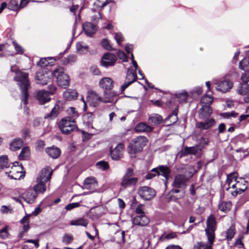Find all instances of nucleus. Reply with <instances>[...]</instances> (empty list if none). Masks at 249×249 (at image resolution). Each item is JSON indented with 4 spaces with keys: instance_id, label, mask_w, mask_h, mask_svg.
Masks as SVG:
<instances>
[{
    "instance_id": "nucleus-1",
    "label": "nucleus",
    "mask_w": 249,
    "mask_h": 249,
    "mask_svg": "<svg viewBox=\"0 0 249 249\" xmlns=\"http://www.w3.org/2000/svg\"><path fill=\"white\" fill-rule=\"evenodd\" d=\"M206 223L207 227L205 231L209 244L198 242L194 246L193 249H213L212 245L215 239V231L216 229V222L214 216L210 215L207 219Z\"/></svg>"
},
{
    "instance_id": "nucleus-2",
    "label": "nucleus",
    "mask_w": 249,
    "mask_h": 249,
    "mask_svg": "<svg viewBox=\"0 0 249 249\" xmlns=\"http://www.w3.org/2000/svg\"><path fill=\"white\" fill-rule=\"evenodd\" d=\"M53 171L49 167H46L40 171L36 178L37 184L34 186L33 190L38 193H44L46 190V183L52 178Z\"/></svg>"
},
{
    "instance_id": "nucleus-3",
    "label": "nucleus",
    "mask_w": 249,
    "mask_h": 249,
    "mask_svg": "<svg viewBox=\"0 0 249 249\" xmlns=\"http://www.w3.org/2000/svg\"><path fill=\"white\" fill-rule=\"evenodd\" d=\"M14 80L17 82L18 86L21 90L22 101L24 105L28 103V90L30 87V83L28 79V74L25 72L17 71Z\"/></svg>"
},
{
    "instance_id": "nucleus-4",
    "label": "nucleus",
    "mask_w": 249,
    "mask_h": 249,
    "mask_svg": "<svg viewBox=\"0 0 249 249\" xmlns=\"http://www.w3.org/2000/svg\"><path fill=\"white\" fill-rule=\"evenodd\" d=\"M147 142V139L144 136H138L132 141L128 146V152L131 155L140 152Z\"/></svg>"
},
{
    "instance_id": "nucleus-5",
    "label": "nucleus",
    "mask_w": 249,
    "mask_h": 249,
    "mask_svg": "<svg viewBox=\"0 0 249 249\" xmlns=\"http://www.w3.org/2000/svg\"><path fill=\"white\" fill-rule=\"evenodd\" d=\"M52 74L56 78L58 85L66 88L69 86L70 79L68 75L64 72V69L61 67L56 68L53 71Z\"/></svg>"
},
{
    "instance_id": "nucleus-6",
    "label": "nucleus",
    "mask_w": 249,
    "mask_h": 249,
    "mask_svg": "<svg viewBox=\"0 0 249 249\" xmlns=\"http://www.w3.org/2000/svg\"><path fill=\"white\" fill-rule=\"evenodd\" d=\"M134 175L133 169L130 168H127L122 179L121 182V186L124 188L135 186L138 181V178L136 177H133Z\"/></svg>"
},
{
    "instance_id": "nucleus-7",
    "label": "nucleus",
    "mask_w": 249,
    "mask_h": 249,
    "mask_svg": "<svg viewBox=\"0 0 249 249\" xmlns=\"http://www.w3.org/2000/svg\"><path fill=\"white\" fill-rule=\"evenodd\" d=\"M59 128L64 134H69L76 128L75 121L70 117L63 118L59 123Z\"/></svg>"
},
{
    "instance_id": "nucleus-8",
    "label": "nucleus",
    "mask_w": 249,
    "mask_h": 249,
    "mask_svg": "<svg viewBox=\"0 0 249 249\" xmlns=\"http://www.w3.org/2000/svg\"><path fill=\"white\" fill-rule=\"evenodd\" d=\"M227 76L228 75L225 76L223 79L215 82V89L217 90L222 93H225L230 91L232 89L233 83L227 78Z\"/></svg>"
},
{
    "instance_id": "nucleus-9",
    "label": "nucleus",
    "mask_w": 249,
    "mask_h": 249,
    "mask_svg": "<svg viewBox=\"0 0 249 249\" xmlns=\"http://www.w3.org/2000/svg\"><path fill=\"white\" fill-rule=\"evenodd\" d=\"M22 171L21 165H14L11 167L10 171L6 172V174L11 179H19L25 175V172Z\"/></svg>"
},
{
    "instance_id": "nucleus-10",
    "label": "nucleus",
    "mask_w": 249,
    "mask_h": 249,
    "mask_svg": "<svg viewBox=\"0 0 249 249\" xmlns=\"http://www.w3.org/2000/svg\"><path fill=\"white\" fill-rule=\"evenodd\" d=\"M138 194L143 199L150 200L155 196L156 192L152 188L144 186L139 188Z\"/></svg>"
},
{
    "instance_id": "nucleus-11",
    "label": "nucleus",
    "mask_w": 249,
    "mask_h": 249,
    "mask_svg": "<svg viewBox=\"0 0 249 249\" xmlns=\"http://www.w3.org/2000/svg\"><path fill=\"white\" fill-rule=\"evenodd\" d=\"M117 60L116 56L113 53H107L101 58V64L103 67L108 68L113 66Z\"/></svg>"
},
{
    "instance_id": "nucleus-12",
    "label": "nucleus",
    "mask_w": 249,
    "mask_h": 249,
    "mask_svg": "<svg viewBox=\"0 0 249 249\" xmlns=\"http://www.w3.org/2000/svg\"><path fill=\"white\" fill-rule=\"evenodd\" d=\"M87 101L91 107H96L101 102L102 98L95 91H89L87 97Z\"/></svg>"
},
{
    "instance_id": "nucleus-13",
    "label": "nucleus",
    "mask_w": 249,
    "mask_h": 249,
    "mask_svg": "<svg viewBox=\"0 0 249 249\" xmlns=\"http://www.w3.org/2000/svg\"><path fill=\"white\" fill-rule=\"evenodd\" d=\"M187 181L188 178L184 175L178 174L175 177L172 186L176 188H183L186 186Z\"/></svg>"
},
{
    "instance_id": "nucleus-14",
    "label": "nucleus",
    "mask_w": 249,
    "mask_h": 249,
    "mask_svg": "<svg viewBox=\"0 0 249 249\" xmlns=\"http://www.w3.org/2000/svg\"><path fill=\"white\" fill-rule=\"evenodd\" d=\"M35 78L37 83L42 86L52 82L48 74L44 73L42 71H38L36 73Z\"/></svg>"
},
{
    "instance_id": "nucleus-15",
    "label": "nucleus",
    "mask_w": 249,
    "mask_h": 249,
    "mask_svg": "<svg viewBox=\"0 0 249 249\" xmlns=\"http://www.w3.org/2000/svg\"><path fill=\"white\" fill-rule=\"evenodd\" d=\"M124 145L120 143L113 149L110 151V156L114 160H119L122 156Z\"/></svg>"
},
{
    "instance_id": "nucleus-16",
    "label": "nucleus",
    "mask_w": 249,
    "mask_h": 249,
    "mask_svg": "<svg viewBox=\"0 0 249 249\" xmlns=\"http://www.w3.org/2000/svg\"><path fill=\"white\" fill-rule=\"evenodd\" d=\"M113 80L108 77L102 78L99 82L100 87L104 89V91L111 90L113 87Z\"/></svg>"
},
{
    "instance_id": "nucleus-17",
    "label": "nucleus",
    "mask_w": 249,
    "mask_h": 249,
    "mask_svg": "<svg viewBox=\"0 0 249 249\" xmlns=\"http://www.w3.org/2000/svg\"><path fill=\"white\" fill-rule=\"evenodd\" d=\"M104 96L102 98V101L103 103H113L114 101L115 102L117 101V100L115 99L117 95V93L115 91L111 90H107L104 91Z\"/></svg>"
},
{
    "instance_id": "nucleus-18",
    "label": "nucleus",
    "mask_w": 249,
    "mask_h": 249,
    "mask_svg": "<svg viewBox=\"0 0 249 249\" xmlns=\"http://www.w3.org/2000/svg\"><path fill=\"white\" fill-rule=\"evenodd\" d=\"M151 172L156 173L158 176L161 175L164 177L166 179H167L169 177L171 170L168 167L161 165L158 168H153L151 170Z\"/></svg>"
},
{
    "instance_id": "nucleus-19",
    "label": "nucleus",
    "mask_w": 249,
    "mask_h": 249,
    "mask_svg": "<svg viewBox=\"0 0 249 249\" xmlns=\"http://www.w3.org/2000/svg\"><path fill=\"white\" fill-rule=\"evenodd\" d=\"M27 3L26 0H11L8 5V8L10 10H17L25 6Z\"/></svg>"
},
{
    "instance_id": "nucleus-20",
    "label": "nucleus",
    "mask_w": 249,
    "mask_h": 249,
    "mask_svg": "<svg viewBox=\"0 0 249 249\" xmlns=\"http://www.w3.org/2000/svg\"><path fill=\"white\" fill-rule=\"evenodd\" d=\"M149 222V220L145 215H137L133 219V223L137 226H145Z\"/></svg>"
},
{
    "instance_id": "nucleus-21",
    "label": "nucleus",
    "mask_w": 249,
    "mask_h": 249,
    "mask_svg": "<svg viewBox=\"0 0 249 249\" xmlns=\"http://www.w3.org/2000/svg\"><path fill=\"white\" fill-rule=\"evenodd\" d=\"M215 124L216 122L214 119H206L204 122L197 123L196 126L198 128L201 130H206L215 125Z\"/></svg>"
},
{
    "instance_id": "nucleus-22",
    "label": "nucleus",
    "mask_w": 249,
    "mask_h": 249,
    "mask_svg": "<svg viewBox=\"0 0 249 249\" xmlns=\"http://www.w3.org/2000/svg\"><path fill=\"white\" fill-rule=\"evenodd\" d=\"M212 109L209 106H203L198 110L199 117L201 119H208L212 113Z\"/></svg>"
},
{
    "instance_id": "nucleus-23",
    "label": "nucleus",
    "mask_w": 249,
    "mask_h": 249,
    "mask_svg": "<svg viewBox=\"0 0 249 249\" xmlns=\"http://www.w3.org/2000/svg\"><path fill=\"white\" fill-rule=\"evenodd\" d=\"M242 184V182H240L239 180L236 181L235 184L231 185V188L235 189V190L231 193V195L235 197L238 194H241L243 193L247 189V185L244 183L243 184L242 187H240V185Z\"/></svg>"
},
{
    "instance_id": "nucleus-24",
    "label": "nucleus",
    "mask_w": 249,
    "mask_h": 249,
    "mask_svg": "<svg viewBox=\"0 0 249 249\" xmlns=\"http://www.w3.org/2000/svg\"><path fill=\"white\" fill-rule=\"evenodd\" d=\"M36 98L41 105L50 101L51 98L49 96L48 92L45 90H41L37 92Z\"/></svg>"
},
{
    "instance_id": "nucleus-25",
    "label": "nucleus",
    "mask_w": 249,
    "mask_h": 249,
    "mask_svg": "<svg viewBox=\"0 0 249 249\" xmlns=\"http://www.w3.org/2000/svg\"><path fill=\"white\" fill-rule=\"evenodd\" d=\"M37 194L34 190H29L23 194L22 198L28 203L31 204L34 203Z\"/></svg>"
},
{
    "instance_id": "nucleus-26",
    "label": "nucleus",
    "mask_w": 249,
    "mask_h": 249,
    "mask_svg": "<svg viewBox=\"0 0 249 249\" xmlns=\"http://www.w3.org/2000/svg\"><path fill=\"white\" fill-rule=\"evenodd\" d=\"M45 151L49 156L54 159H57L61 154L60 149L55 146L47 147Z\"/></svg>"
},
{
    "instance_id": "nucleus-27",
    "label": "nucleus",
    "mask_w": 249,
    "mask_h": 249,
    "mask_svg": "<svg viewBox=\"0 0 249 249\" xmlns=\"http://www.w3.org/2000/svg\"><path fill=\"white\" fill-rule=\"evenodd\" d=\"M201 151V148L199 145H196L192 147H184V150L181 153L182 156H186L188 155H196Z\"/></svg>"
},
{
    "instance_id": "nucleus-28",
    "label": "nucleus",
    "mask_w": 249,
    "mask_h": 249,
    "mask_svg": "<svg viewBox=\"0 0 249 249\" xmlns=\"http://www.w3.org/2000/svg\"><path fill=\"white\" fill-rule=\"evenodd\" d=\"M83 27L85 34L89 36H91L96 31V26L90 22L85 23Z\"/></svg>"
},
{
    "instance_id": "nucleus-29",
    "label": "nucleus",
    "mask_w": 249,
    "mask_h": 249,
    "mask_svg": "<svg viewBox=\"0 0 249 249\" xmlns=\"http://www.w3.org/2000/svg\"><path fill=\"white\" fill-rule=\"evenodd\" d=\"M78 92L74 89H68L63 92L64 98L68 101H71L77 99Z\"/></svg>"
},
{
    "instance_id": "nucleus-30",
    "label": "nucleus",
    "mask_w": 249,
    "mask_h": 249,
    "mask_svg": "<svg viewBox=\"0 0 249 249\" xmlns=\"http://www.w3.org/2000/svg\"><path fill=\"white\" fill-rule=\"evenodd\" d=\"M135 131L138 132H151L153 128L144 123H140L136 125L135 127Z\"/></svg>"
},
{
    "instance_id": "nucleus-31",
    "label": "nucleus",
    "mask_w": 249,
    "mask_h": 249,
    "mask_svg": "<svg viewBox=\"0 0 249 249\" xmlns=\"http://www.w3.org/2000/svg\"><path fill=\"white\" fill-rule=\"evenodd\" d=\"M83 185L84 188L87 189H91L97 185V182L93 178H86L84 182Z\"/></svg>"
},
{
    "instance_id": "nucleus-32",
    "label": "nucleus",
    "mask_w": 249,
    "mask_h": 249,
    "mask_svg": "<svg viewBox=\"0 0 249 249\" xmlns=\"http://www.w3.org/2000/svg\"><path fill=\"white\" fill-rule=\"evenodd\" d=\"M70 224L72 226H78L87 227L88 224V220L85 218H79L78 219L71 220Z\"/></svg>"
},
{
    "instance_id": "nucleus-33",
    "label": "nucleus",
    "mask_w": 249,
    "mask_h": 249,
    "mask_svg": "<svg viewBox=\"0 0 249 249\" xmlns=\"http://www.w3.org/2000/svg\"><path fill=\"white\" fill-rule=\"evenodd\" d=\"M59 109V106L55 105L52 109L51 112L44 117L45 119L52 120L55 118L58 115Z\"/></svg>"
},
{
    "instance_id": "nucleus-34",
    "label": "nucleus",
    "mask_w": 249,
    "mask_h": 249,
    "mask_svg": "<svg viewBox=\"0 0 249 249\" xmlns=\"http://www.w3.org/2000/svg\"><path fill=\"white\" fill-rule=\"evenodd\" d=\"M23 142L20 139H15L10 144V149L13 151L19 149L22 146Z\"/></svg>"
},
{
    "instance_id": "nucleus-35",
    "label": "nucleus",
    "mask_w": 249,
    "mask_h": 249,
    "mask_svg": "<svg viewBox=\"0 0 249 249\" xmlns=\"http://www.w3.org/2000/svg\"><path fill=\"white\" fill-rule=\"evenodd\" d=\"M238 93L240 95H246L249 91V85L246 82L240 83L237 89Z\"/></svg>"
},
{
    "instance_id": "nucleus-36",
    "label": "nucleus",
    "mask_w": 249,
    "mask_h": 249,
    "mask_svg": "<svg viewBox=\"0 0 249 249\" xmlns=\"http://www.w3.org/2000/svg\"><path fill=\"white\" fill-rule=\"evenodd\" d=\"M177 237V234L175 232H171L168 233H163L159 238V241L160 242H164Z\"/></svg>"
},
{
    "instance_id": "nucleus-37",
    "label": "nucleus",
    "mask_w": 249,
    "mask_h": 249,
    "mask_svg": "<svg viewBox=\"0 0 249 249\" xmlns=\"http://www.w3.org/2000/svg\"><path fill=\"white\" fill-rule=\"evenodd\" d=\"M231 207V203L230 201H223L218 205L219 209L225 213L229 211Z\"/></svg>"
},
{
    "instance_id": "nucleus-38",
    "label": "nucleus",
    "mask_w": 249,
    "mask_h": 249,
    "mask_svg": "<svg viewBox=\"0 0 249 249\" xmlns=\"http://www.w3.org/2000/svg\"><path fill=\"white\" fill-rule=\"evenodd\" d=\"M239 67L244 71H249V57L242 60L239 63Z\"/></svg>"
},
{
    "instance_id": "nucleus-39",
    "label": "nucleus",
    "mask_w": 249,
    "mask_h": 249,
    "mask_svg": "<svg viewBox=\"0 0 249 249\" xmlns=\"http://www.w3.org/2000/svg\"><path fill=\"white\" fill-rule=\"evenodd\" d=\"M235 229L234 227H230L226 232L225 238L227 241H231L235 233Z\"/></svg>"
},
{
    "instance_id": "nucleus-40",
    "label": "nucleus",
    "mask_w": 249,
    "mask_h": 249,
    "mask_svg": "<svg viewBox=\"0 0 249 249\" xmlns=\"http://www.w3.org/2000/svg\"><path fill=\"white\" fill-rule=\"evenodd\" d=\"M30 155V149L28 147H25L22 148L19 155V159L20 160H24L27 159Z\"/></svg>"
},
{
    "instance_id": "nucleus-41",
    "label": "nucleus",
    "mask_w": 249,
    "mask_h": 249,
    "mask_svg": "<svg viewBox=\"0 0 249 249\" xmlns=\"http://www.w3.org/2000/svg\"><path fill=\"white\" fill-rule=\"evenodd\" d=\"M213 97L210 95H205L201 100V104L203 106H209L213 103Z\"/></svg>"
},
{
    "instance_id": "nucleus-42",
    "label": "nucleus",
    "mask_w": 249,
    "mask_h": 249,
    "mask_svg": "<svg viewBox=\"0 0 249 249\" xmlns=\"http://www.w3.org/2000/svg\"><path fill=\"white\" fill-rule=\"evenodd\" d=\"M22 225V229L24 232L27 231L29 229V216H25L20 221Z\"/></svg>"
},
{
    "instance_id": "nucleus-43",
    "label": "nucleus",
    "mask_w": 249,
    "mask_h": 249,
    "mask_svg": "<svg viewBox=\"0 0 249 249\" xmlns=\"http://www.w3.org/2000/svg\"><path fill=\"white\" fill-rule=\"evenodd\" d=\"M83 120L85 123H87L89 125L92 124L93 120V115L91 112H88L83 116Z\"/></svg>"
},
{
    "instance_id": "nucleus-44",
    "label": "nucleus",
    "mask_w": 249,
    "mask_h": 249,
    "mask_svg": "<svg viewBox=\"0 0 249 249\" xmlns=\"http://www.w3.org/2000/svg\"><path fill=\"white\" fill-rule=\"evenodd\" d=\"M136 78L137 75L135 72L128 71L125 79L126 81L130 82L132 84L136 81Z\"/></svg>"
},
{
    "instance_id": "nucleus-45",
    "label": "nucleus",
    "mask_w": 249,
    "mask_h": 249,
    "mask_svg": "<svg viewBox=\"0 0 249 249\" xmlns=\"http://www.w3.org/2000/svg\"><path fill=\"white\" fill-rule=\"evenodd\" d=\"M77 58L76 55L74 54H71L63 59V63L64 64L66 65L68 64H72L76 61Z\"/></svg>"
},
{
    "instance_id": "nucleus-46",
    "label": "nucleus",
    "mask_w": 249,
    "mask_h": 249,
    "mask_svg": "<svg viewBox=\"0 0 249 249\" xmlns=\"http://www.w3.org/2000/svg\"><path fill=\"white\" fill-rule=\"evenodd\" d=\"M149 120L154 124H158L162 122V117L158 114L149 117Z\"/></svg>"
},
{
    "instance_id": "nucleus-47",
    "label": "nucleus",
    "mask_w": 249,
    "mask_h": 249,
    "mask_svg": "<svg viewBox=\"0 0 249 249\" xmlns=\"http://www.w3.org/2000/svg\"><path fill=\"white\" fill-rule=\"evenodd\" d=\"M176 95L177 98H178V99H180L181 102H187V99L188 94L186 91H182L181 92L176 93Z\"/></svg>"
},
{
    "instance_id": "nucleus-48",
    "label": "nucleus",
    "mask_w": 249,
    "mask_h": 249,
    "mask_svg": "<svg viewBox=\"0 0 249 249\" xmlns=\"http://www.w3.org/2000/svg\"><path fill=\"white\" fill-rule=\"evenodd\" d=\"M237 178L236 173L231 174L227 176L226 181L227 183L228 184L229 187L227 189V190H228L230 188V186L231 185L233 180H234V181L236 182L237 181Z\"/></svg>"
},
{
    "instance_id": "nucleus-49",
    "label": "nucleus",
    "mask_w": 249,
    "mask_h": 249,
    "mask_svg": "<svg viewBox=\"0 0 249 249\" xmlns=\"http://www.w3.org/2000/svg\"><path fill=\"white\" fill-rule=\"evenodd\" d=\"M8 167V159L6 156L0 157V170Z\"/></svg>"
},
{
    "instance_id": "nucleus-50",
    "label": "nucleus",
    "mask_w": 249,
    "mask_h": 249,
    "mask_svg": "<svg viewBox=\"0 0 249 249\" xmlns=\"http://www.w3.org/2000/svg\"><path fill=\"white\" fill-rule=\"evenodd\" d=\"M96 167L101 170H105L109 168L108 163L105 161H100L96 164Z\"/></svg>"
},
{
    "instance_id": "nucleus-51",
    "label": "nucleus",
    "mask_w": 249,
    "mask_h": 249,
    "mask_svg": "<svg viewBox=\"0 0 249 249\" xmlns=\"http://www.w3.org/2000/svg\"><path fill=\"white\" fill-rule=\"evenodd\" d=\"M73 237L71 235L66 234L63 237L62 241L66 244H70L73 241Z\"/></svg>"
},
{
    "instance_id": "nucleus-52",
    "label": "nucleus",
    "mask_w": 249,
    "mask_h": 249,
    "mask_svg": "<svg viewBox=\"0 0 249 249\" xmlns=\"http://www.w3.org/2000/svg\"><path fill=\"white\" fill-rule=\"evenodd\" d=\"M102 45L104 48L107 50H111L112 48L109 44V41L107 39H103L102 41Z\"/></svg>"
},
{
    "instance_id": "nucleus-53",
    "label": "nucleus",
    "mask_w": 249,
    "mask_h": 249,
    "mask_svg": "<svg viewBox=\"0 0 249 249\" xmlns=\"http://www.w3.org/2000/svg\"><path fill=\"white\" fill-rule=\"evenodd\" d=\"M8 227L7 226L0 230V237L3 239H5L8 237Z\"/></svg>"
},
{
    "instance_id": "nucleus-54",
    "label": "nucleus",
    "mask_w": 249,
    "mask_h": 249,
    "mask_svg": "<svg viewBox=\"0 0 249 249\" xmlns=\"http://www.w3.org/2000/svg\"><path fill=\"white\" fill-rule=\"evenodd\" d=\"M13 44L17 53L21 54L23 53V48L20 45H19L16 41H13Z\"/></svg>"
},
{
    "instance_id": "nucleus-55",
    "label": "nucleus",
    "mask_w": 249,
    "mask_h": 249,
    "mask_svg": "<svg viewBox=\"0 0 249 249\" xmlns=\"http://www.w3.org/2000/svg\"><path fill=\"white\" fill-rule=\"evenodd\" d=\"M79 206L80 204L78 202L72 203L67 205L66 206L65 209L68 211H70L75 208L78 207Z\"/></svg>"
},
{
    "instance_id": "nucleus-56",
    "label": "nucleus",
    "mask_w": 249,
    "mask_h": 249,
    "mask_svg": "<svg viewBox=\"0 0 249 249\" xmlns=\"http://www.w3.org/2000/svg\"><path fill=\"white\" fill-rule=\"evenodd\" d=\"M118 56L120 59L123 60L124 61H127V56L126 54L123 51H119L118 53Z\"/></svg>"
},
{
    "instance_id": "nucleus-57",
    "label": "nucleus",
    "mask_w": 249,
    "mask_h": 249,
    "mask_svg": "<svg viewBox=\"0 0 249 249\" xmlns=\"http://www.w3.org/2000/svg\"><path fill=\"white\" fill-rule=\"evenodd\" d=\"M202 92V90L201 88L200 87H197L195 89H194L192 91L191 93L193 94L194 95H199L201 94Z\"/></svg>"
},
{
    "instance_id": "nucleus-58",
    "label": "nucleus",
    "mask_w": 249,
    "mask_h": 249,
    "mask_svg": "<svg viewBox=\"0 0 249 249\" xmlns=\"http://www.w3.org/2000/svg\"><path fill=\"white\" fill-rule=\"evenodd\" d=\"M245 217L246 219L248 221V223L247 224V228H246V231L245 232L246 234H248L249 231V210L245 212Z\"/></svg>"
},
{
    "instance_id": "nucleus-59",
    "label": "nucleus",
    "mask_w": 249,
    "mask_h": 249,
    "mask_svg": "<svg viewBox=\"0 0 249 249\" xmlns=\"http://www.w3.org/2000/svg\"><path fill=\"white\" fill-rule=\"evenodd\" d=\"M135 212L138 215H145V213L142 209V205L138 206L136 208Z\"/></svg>"
},
{
    "instance_id": "nucleus-60",
    "label": "nucleus",
    "mask_w": 249,
    "mask_h": 249,
    "mask_svg": "<svg viewBox=\"0 0 249 249\" xmlns=\"http://www.w3.org/2000/svg\"><path fill=\"white\" fill-rule=\"evenodd\" d=\"M115 38L118 44H120V42L123 40V37L121 33H116L115 36Z\"/></svg>"
},
{
    "instance_id": "nucleus-61",
    "label": "nucleus",
    "mask_w": 249,
    "mask_h": 249,
    "mask_svg": "<svg viewBox=\"0 0 249 249\" xmlns=\"http://www.w3.org/2000/svg\"><path fill=\"white\" fill-rule=\"evenodd\" d=\"M49 91L48 94H53L56 90V87L53 85H50L48 86Z\"/></svg>"
},
{
    "instance_id": "nucleus-62",
    "label": "nucleus",
    "mask_w": 249,
    "mask_h": 249,
    "mask_svg": "<svg viewBox=\"0 0 249 249\" xmlns=\"http://www.w3.org/2000/svg\"><path fill=\"white\" fill-rule=\"evenodd\" d=\"M44 146L45 142L43 141H39L36 143V148L39 150H41Z\"/></svg>"
},
{
    "instance_id": "nucleus-63",
    "label": "nucleus",
    "mask_w": 249,
    "mask_h": 249,
    "mask_svg": "<svg viewBox=\"0 0 249 249\" xmlns=\"http://www.w3.org/2000/svg\"><path fill=\"white\" fill-rule=\"evenodd\" d=\"M243 238V236L239 238L235 242V245L236 246H239V248H243L244 244L242 243V240Z\"/></svg>"
},
{
    "instance_id": "nucleus-64",
    "label": "nucleus",
    "mask_w": 249,
    "mask_h": 249,
    "mask_svg": "<svg viewBox=\"0 0 249 249\" xmlns=\"http://www.w3.org/2000/svg\"><path fill=\"white\" fill-rule=\"evenodd\" d=\"M226 129V126L224 124H220L218 126V131L219 133H222L224 132Z\"/></svg>"
}]
</instances>
